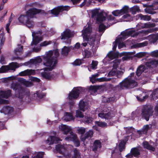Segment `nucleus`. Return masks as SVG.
<instances>
[{
    "label": "nucleus",
    "instance_id": "1",
    "mask_svg": "<svg viewBox=\"0 0 158 158\" xmlns=\"http://www.w3.org/2000/svg\"><path fill=\"white\" fill-rule=\"evenodd\" d=\"M59 55L58 50L56 49L46 52L45 54L43 56V64L47 67L43 69L44 71L41 73L43 77L47 79L51 78L50 74L47 71H51L55 68L57 63V58Z\"/></svg>",
    "mask_w": 158,
    "mask_h": 158
},
{
    "label": "nucleus",
    "instance_id": "2",
    "mask_svg": "<svg viewBox=\"0 0 158 158\" xmlns=\"http://www.w3.org/2000/svg\"><path fill=\"white\" fill-rule=\"evenodd\" d=\"M91 12L92 18L96 17V20L98 23H103L101 24L99 27L98 31L100 33L103 32L105 30L106 26L105 25L107 24L108 23L111 24L110 22L111 20H113L114 19L111 15H110L107 20L106 18V15L104 12H100L99 9H95L92 10Z\"/></svg>",
    "mask_w": 158,
    "mask_h": 158
},
{
    "label": "nucleus",
    "instance_id": "3",
    "mask_svg": "<svg viewBox=\"0 0 158 158\" xmlns=\"http://www.w3.org/2000/svg\"><path fill=\"white\" fill-rule=\"evenodd\" d=\"M82 32L84 40L88 42L91 48L90 50L93 53H94L98 48V45L95 44V43L96 33L92 31V28L89 24L85 27Z\"/></svg>",
    "mask_w": 158,
    "mask_h": 158
},
{
    "label": "nucleus",
    "instance_id": "4",
    "mask_svg": "<svg viewBox=\"0 0 158 158\" xmlns=\"http://www.w3.org/2000/svg\"><path fill=\"white\" fill-rule=\"evenodd\" d=\"M40 12V10L35 8H31L27 12L26 15H21L18 18V20L20 23L28 27H32L34 26V23L31 19L34 18V15Z\"/></svg>",
    "mask_w": 158,
    "mask_h": 158
},
{
    "label": "nucleus",
    "instance_id": "5",
    "mask_svg": "<svg viewBox=\"0 0 158 158\" xmlns=\"http://www.w3.org/2000/svg\"><path fill=\"white\" fill-rule=\"evenodd\" d=\"M11 88L15 91V96L20 99H23L26 95H30L29 92L18 82L12 83L11 85Z\"/></svg>",
    "mask_w": 158,
    "mask_h": 158
},
{
    "label": "nucleus",
    "instance_id": "6",
    "mask_svg": "<svg viewBox=\"0 0 158 158\" xmlns=\"http://www.w3.org/2000/svg\"><path fill=\"white\" fill-rule=\"evenodd\" d=\"M59 129L61 130L64 134H67L68 133H69V135L65 138L66 140L73 141L77 138L76 134L71 131V129L69 127L62 124L59 126Z\"/></svg>",
    "mask_w": 158,
    "mask_h": 158
},
{
    "label": "nucleus",
    "instance_id": "7",
    "mask_svg": "<svg viewBox=\"0 0 158 158\" xmlns=\"http://www.w3.org/2000/svg\"><path fill=\"white\" fill-rule=\"evenodd\" d=\"M153 108L149 105H144L142 109L141 115L142 118L147 121L149 120V118L152 116L153 112Z\"/></svg>",
    "mask_w": 158,
    "mask_h": 158
},
{
    "label": "nucleus",
    "instance_id": "8",
    "mask_svg": "<svg viewBox=\"0 0 158 158\" xmlns=\"http://www.w3.org/2000/svg\"><path fill=\"white\" fill-rule=\"evenodd\" d=\"M119 85L120 86V89H119V90L121 89H123L124 88L126 89L133 88L137 85V83L135 80L128 79L127 78H126L122 82H120Z\"/></svg>",
    "mask_w": 158,
    "mask_h": 158
},
{
    "label": "nucleus",
    "instance_id": "9",
    "mask_svg": "<svg viewBox=\"0 0 158 158\" xmlns=\"http://www.w3.org/2000/svg\"><path fill=\"white\" fill-rule=\"evenodd\" d=\"M118 45V38L117 37L115 41L113 43V51L110 52L107 55V56L109 58V61L118 58V52H115L114 51L116 50Z\"/></svg>",
    "mask_w": 158,
    "mask_h": 158
},
{
    "label": "nucleus",
    "instance_id": "10",
    "mask_svg": "<svg viewBox=\"0 0 158 158\" xmlns=\"http://www.w3.org/2000/svg\"><path fill=\"white\" fill-rule=\"evenodd\" d=\"M42 33L41 31H40L37 32H33L32 33V41L31 43V45H36L39 42L41 41L42 40V37L40 36L39 35H41Z\"/></svg>",
    "mask_w": 158,
    "mask_h": 158
},
{
    "label": "nucleus",
    "instance_id": "11",
    "mask_svg": "<svg viewBox=\"0 0 158 158\" xmlns=\"http://www.w3.org/2000/svg\"><path fill=\"white\" fill-rule=\"evenodd\" d=\"M70 7L68 6H60L55 8L51 10V13L57 17L60 12L63 11H67L70 9Z\"/></svg>",
    "mask_w": 158,
    "mask_h": 158
},
{
    "label": "nucleus",
    "instance_id": "12",
    "mask_svg": "<svg viewBox=\"0 0 158 158\" xmlns=\"http://www.w3.org/2000/svg\"><path fill=\"white\" fill-rule=\"evenodd\" d=\"M19 67L16 63L12 62L8 65L2 66L0 68V73H4L10 70L15 71L16 68Z\"/></svg>",
    "mask_w": 158,
    "mask_h": 158
},
{
    "label": "nucleus",
    "instance_id": "13",
    "mask_svg": "<svg viewBox=\"0 0 158 158\" xmlns=\"http://www.w3.org/2000/svg\"><path fill=\"white\" fill-rule=\"evenodd\" d=\"M81 87H79L74 88L69 94L68 98L70 100L77 98L79 96V94L81 92Z\"/></svg>",
    "mask_w": 158,
    "mask_h": 158
},
{
    "label": "nucleus",
    "instance_id": "14",
    "mask_svg": "<svg viewBox=\"0 0 158 158\" xmlns=\"http://www.w3.org/2000/svg\"><path fill=\"white\" fill-rule=\"evenodd\" d=\"M11 91L10 89L5 91H0V104L7 103V100L2 99L1 98H8L11 96Z\"/></svg>",
    "mask_w": 158,
    "mask_h": 158
},
{
    "label": "nucleus",
    "instance_id": "15",
    "mask_svg": "<svg viewBox=\"0 0 158 158\" xmlns=\"http://www.w3.org/2000/svg\"><path fill=\"white\" fill-rule=\"evenodd\" d=\"M56 149L58 152L62 155V156H59V158H67L64 154V152L66 150L65 145L58 144L56 145Z\"/></svg>",
    "mask_w": 158,
    "mask_h": 158
},
{
    "label": "nucleus",
    "instance_id": "16",
    "mask_svg": "<svg viewBox=\"0 0 158 158\" xmlns=\"http://www.w3.org/2000/svg\"><path fill=\"white\" fill-rule=\"evenodd\" d=\"M114 64L113 65V69L112 71L110 72L108 74V76H116L118 77V72L117 71V68L118 65V60L116 59L113 61Z\"/></svg>",
    "mask_w": 158,
    "mask_h": 158
},
{
    "label": "nucleus",
    "instance_id": "17",
    "mask_svg": "<svg viewBox=\"0 0 158 158\" xmlns=\"http://www.w3.org/2000/svg\"><path fill=\"white\" fill-rule=\"evenodd\" d=\"M73 33L69 29H66L61 34V39H67L73 37Z\"/></svg>",
    "mask_w": 158,
    "mask_h": 158
},
{
    "label": "nucleus",
    "instance_id": "18",
    "mask_svg": "<svg viewBox=\"0 0 158 158\" xmlns=\"http://www.w3.org/2000/svg\"><path fill=\"white\" fill-rule=\"evenodd\" d=\"M93 131L92 130H89L85 133V135H82L81 136V140L85 143V141L86 139H88L89 138L90 139L93 136Z\"/></svg>",
    "mask_w": 158,
    "mask_h": 158
},
{
    "label": "nucleus",
    "instance_id": "19",
    "mask_svg": "<svg viewBox=\"0 0 158 158\" xmlns=\"http://www.w3.org/2000/svg\"><path fill=\"white\" fill-rule=\"evenodd\" d=\"M146 65L149 68L156 67L158 65V60H152L146 62Z\"/></svg>",
    "mask_w": 158,
    "mask_h": 158
},
{
    "label": "nucleus",
    "instance_id": "20",
    "mask_svg": "<svg viewBox=\"0 0 158 158\" xmlns=\"http://www.w3.org/2000/svg\"><path fill=\"white\" fill-rule=\"evenodd\" d=\"M60 140V139L59 138H56L55 136H51L46 140V143L49 145H51L53 143H56Z\"/></svg>",
    "mask_w": 158,
    "mask_h": 158
},
{
    "label": "nucleus",
    "instance_id": "21",
    "mask_svg": "<svg viewBox=\"0 0 158 158\" xmlns=\"http://www.w3.org/2000/svg\"><path fill=\"white\" fill-rule=\"evenodd\" d=\"M79 106L80 110L83 112L85 111L89 107L87 102L82 100L80 101L79 104Z\"/></svg>",
    "mask_w": 158,
    "mask_h": 158
},
{
    "label": "nucleus",
    "instance_id": "22",
    "mask_svg": "<svg viewBox=\"0 0 158 158\" xmlns=\"http://www.w3.org/2000/svg\"><path fill=\"white\" fill-rule=\"evenodd\" d=\"M35 74V71L32 69H27L19 73V75L21 76L34 75Z\"/></svg>",
    "mask_w": 158,
    "mask_h": 158
},
{
    "label": "nucleus",
    "instance_id": "23",
    "mask_svg": "<svg viewBox=\"0 0 158 158\" xmlns=\"http://www.w3.org/2000/svg\"><path fill=\"white\" fill-rule=\"evenodd\" d=\"M98 115L99 117L105 119L106 120L110 119L112 117L111 113L110 112L105 113L103 112H102L99 113Z\"/></svg>",
    "mask_w": 158,
    "mask_h": 158
},
{
    "label": "nucleus",
    "instance_id": "24",
    "mask_svg": "<svg viewBox=\"0 0 158 158\" xmlns=\"http://www.w3.org/2000/svg\"><path fill=\"white\" fill-rule=\"evenodd\" d=\"M13 111V108L11 106H5L0 110L1 113H3L5 114H10Z\"/></svg>",
    "mask_w": 158,
    "mask_h": 158
},
{
    "label": "nucleus",
    "instance_id": "25",
    "mask_svg": "<svg viewBox=\"0 0 158 158\" xmlns=\"http://www.w3.org/2000/svg\"><path fill=\"white\" fill-rule=\"evenodd\" d=\"M131 54L130 52H123L121 53H119V57L124 56L122 58L123 61L127 60L130 59L131 58L130 56Z\"/></svg>",
    "mask_w": 158,
    "mask_h": 158
},
{
    "label": "nucleus",
    "instance_id": "26",
    "mask_svg": "<svg viewBox=\"0 0 158 158\" xmlns=\"http://www.w3.org/2000/svg\"><path fill=\"white\" fill-rule=\"evenodd\" d=\"M139 25V24H138ZM141 28H148L154 27L155 26V24L154 23H152L150 22L145 23H140L139 24Z\"/></svg>",
    "mask_w": 158,
    "mask_h": 158
},
{
    "label": "nucleus",
    "instance_id": "27",
    "mask_svg": "<svg viewBox=\"0 0 158 158\" xmlns=\"http://www.w3.org/2000/svg\"><path fill=\"white\" fill-rule=\"evenodd\" d=\"M101 87L99 86H91L89 88V91L91 94L94 95L97 90Z\"/></svg>",
    "mask_w": 158,
    "mask_h": 158
},
{
    "label": "nucleus",
    "instance_id": "28",
    "mask_svg": "<svg viewBox=\"0 0 158 158\" xmlns=\"http://www.w3.org/2000/svg\"><path fill=\"white\" fill-rule=\"evenodd\" d=\"M101 143L99 140H95L94 143L92 150L93 151L96 152L98 149L101 147Z\"/></svg>",
    "mask_w": 158,
    "mask_h": 158
},
{
    "label": "nucleus",
    "instance_id": "29",
    "mask_svg": "<svg viewBox=\"0 0 158 158\" xmlns=\"http://www.w3.org/2000/svg\"><path fill=\"white\" fill-rule=\"evenodd\" d=\"M143 145L144 148L147 149L152 151L153 152H154L155 151V148L150 144L147 141H144L143 143Z\"/></svg>",
    "mask_w": 158,
    "mask_h": 158
},
{
    "label": "nucleus",
    "instance_id": "30",
    "mask_svg": "<svg viewBox=\"0 0 158 158\" xmlns=\"http://www.w3.org/2000/svg\"><path fill=\"white\" fill-rule=\"evenodd\" d=\"M149 126L148 125L144 126L143 128L140 130H138L137 132L140 135L147 133L149 129Z\"/></svg>",
    "mask_w": 158,
    "mask_h": 158
},
{
    "label": "nucleus",
    "instance_id": "31",
    "mask_svg": "<svg viewBox=\"0 0 158 158\" xmlns=\"http://www.w3.org/2000/svg\"><path fill=\"white\" fill-rule=\"evenodd\" d=\"M23 46L19 44L14 50V53L17 56L20 55L23 52Z\"/></svg>",
    "mask_w": 158,
    "mask_h": 158
},
{
    "label": "nucleus",
    "instance_id": "32",
    "mask_svg": "<svg viewBox=\"0 0 158 158\" xmlns=\"http://www.w3.org/2000/svg\"><path fill=\"white\" fill-rule=\"evenodd\" d=\"M18 81L21 84H23L26 87H29L31 85V83L22 78H19Z\"/></svg>",
    "mask_w": 158,
    "mask_h": 158
},
{
    "label": "nucleus",
    "instance_id": "33",
    "mask_svg": "<svg viewBox=\"0 0 158 158\" xmlns=\"http://www.w3.org/2000/svg\"><path fill=\"white\" fill-rule=\"evenodd\" d=\"M131 152L133 156L135 157H138L140 154L139 150L136 148H134L131 149Z\"/></svg>",
    "mask_w": 158,
    "mask_h": 158
},
{
    "label": "nucleus",
    "instance_id": "34",
    "mask_svg": "<svg viewBox=\"0 0 158 158\" xmlns=\"http://www.w3.org/2000/svg\"><path fill=\"white\" fill-rule=\"evenodd\" d=\"M64 119L66 121H70L74 119V117L73 116L71 113H66L65 115L64 116Z\"/></svg>",
    "mask_w": 158,
    "mask_h": 158
},
{
    "label": "nucleus",
    "instance_id": "35",
    "mask_svg": "<svg viewBox=\"0 0 158 158\" xmlns=\"http://www.w3.org/2000/svg\"><path fill=\"white\" fill-rule=\"evenodd\" d=\"M42 61L41 58L40 56H38L34 59L31 60V62L32 64L36 65H38L39 63H41Z\"/></svg>",
    "mask_w": 158,
    "mask_h": 158
},
{
    "label": "nucleus",
    "instance_id": "36",
    "mask_svg": "<svg viewBox=\"0 0 158 158\" xmlns=\"http://www.w3.org/2000/svg\"><path fill=\"white\" fill-rule=\"evenodd\" d=\"M93 120L94 119L93 118L89 116H86L82 120V121L85 124H89L91 123Z\"/></svg>",
    "mask_w": 158,
    "mask_h": 158
},
{
    "label": "nucleus",
    "instance_id": "37",
    "mask_svg": "<svg viewBox=\"0 0 158 158\" xmlns=\"http://www.w3.org/2000/svg\"><path fill=\"white\" fill-rule=\"evenodd\" d=\"M127 141L126 140H121V142L119 143V151L122 152L125 149Z\"/></svg>",
    "mask_w": 158,
    "mask_h": 158
},
{
    "label": "nucleus",
    "instance_id": "38",
    "mask_svg": "<svg viewBox=\"0 0 158 158\" xmlns=\"http://www.w3.org/2000/svg\"><path fill=\"white\" fill-rule=\"evenodd\" d=\"M144 67V66L141 65L137 68L136 72V75L137 76H139L143 72Z\"/></svg>",
    "mask_w": 158,
    "mask_h": 158
},
{
    "label": "nucleus",
    "instance_id": "39",
    "mask_svg": "<svg viewBox=\"0 0 158 158\" xmlns=\"http://www.w3.org/2000/svg\"><path fill=\"white\" fill-rule=\"evenodd\" d=\"M142 95L141 94H139V96H137V98L138 101L141 102L144 101L149 97L148 95H146L145 96H143L142 97Z\"/></svg>",
    "mask_w": 158,
    "mask_h": 158
},
{
    "label": "nucleus",
    "instance_id": "40",
    "mask_svg": "<svg viewBox=\"0 0 158 158\" xmlns=\"http://www.w3.org/2000/svg\"><path fill=\"white\" fill-rule=\"evenodd\" d=\"M138 18H140L141 20H144L149 21L151 19L150 16L146 15H143L141 14H140L138 15Z\"/></svg>",
    "mask_w": 158,
    "mask_h": 158
},
{
    "label": "nucleus",
    "instance_id": "41",
    "mask_svg": "<svg viewBox=\"0 0 158 158\" xmlns=\"http://www.w3.org/2000/svg\"><path fill=\"white\" fill-rule=\"evenodd\" d=\"M5 41V38L3 31L0 30V47L4 44Z\"/></svg>",
    "mask_w": 158,
    "mask_h": 158
},
{
    "label": "nucleus",
    "instance_id": "42",
    "mask_svg": "<svg viewBox=\"0 0 158 158\" xmlns=\"http://www.w3.org/2000/svg\"><path fill=\"white\" fill-rule=\"evenodd\" d=\"M95 123L96 125L102 127H106L107 126V124L105 122L96 121L95 122Z\"/></svg>",
    "mask_w": 158,
    "mask_h": 158
},
{
    "label": "nucleus",
    "instance_id": "43",
    "mask_svg": "<svg viewBox=\"0 0 158 158\" xmlns=\"http://www.w3.org/2000/svg\"><path fill=\"white\" fill-rule=\"evenodd\" d=\"M131 19V15L129 14H126L124 15L122 17V20L124 21H129Z\"/></svg>",
    "mask_w": 158,
    "mask_h": 158
},
{
    "label": "nucleus",
    "instance_id": "44",
    "mask_svg": "<svg viewBox=\"0 0 158 158\" xmlns=\"http://www.w3.org/2000/svg\"><path fill=\"white\" fill-rule=\"evenodd\" d=\"M92 0H84L83 2L80 5V6L82 7L85 5L89 6L91 4Z\"/></svg>",
    "mask_w": 158,
    "mask_h": 158
},
{
    "label": "nucleus",
    "instance_id": "45",
    "mask_svg": "<svg viewBox=\"0 0 158 158\" xmlns=\"http://www.w3.org/2000/svg\"><path fill=\"white\" fill-rule=\"evenodd\" d=\"M70 51L69 48L64 46L62 50V53L64 55H67Z\"/></svg>",
    "mask_w": 158,
    "mask_h": 158
},
{
    "label": "nucleus",
    "instance_id": "46",
    "mask_svg": "<svg viewBox=\"0 0 158 158\" xmlns=\"http://www.w3.org/2000/svg\"><path fill=\"white\" fill-rule=\"evenodd\" d=\"M129 10V7L128 6H125L121 9L119 10V15L122 13H127Z\"/></svg>",
    "mask_w": 158,
    "mask_h": 158
},
{
    "label": "nucleus",
    "instance_id": "47",
    "mask_svg": "<svg viewBox=\"0 0 158 158\" xmlns=\"http://www.w3.org/2000/svg\"><path fill=\"white\" fill-rule=\"evenodd\" d=\"M81 156L79 151L76 148L74 150V154L72 158H81Z\"/></svg>",
    "mask_w": 158,
    "mask_h": 158
},
{
    "label": "nucleus",
    "instance_id": "48",
    "mask_svg": "<svg viewBox=\"0 0 158 158\" xmlns=\"http://www.w3.org/2000/svg\"><path fill=\"white\" fill-rule=\"evenodd\" d=\"M147 54V53L145 52H141L136 53L135 56L137 58H141L145 56Z\"/></svg>",
    "mask_w": 158,
    "mask_h": 158
},
{
    "label": "nucleus",
    "instance_id": "49",
    "mask_svg": "<svg viewBox=\"0 0 158 158\" xmlns=\"http://www.w3.org/2000/svg\"><path fill=\"white\" fill-rule=\"evenodd\" d=\"M75 116L77 117H79L80 118H82L84 117L83 113L79 110H76Z\"/></svg>",
    "mask_w": 158,
    "mask_h": 158
},
{
    "label": "nucleus",
    "instance_id": "50",
    "mask_svg": "<svg viewBox=\"0 0 158 158\" xmlns=\"http://www.w3.org/2000/svg\"><path fill=\"white\" fill-rule=\"evenodd\" d=\"M85 57L89 58L91 57L92 56V53L90 51L88 50H86L85 51Z\"/></svg>",
    "mask_w": 158,
    "mask_h": 158
},
{
    "label": "nucleus",
    "instance_id": "51",
    "mask_svg": "<svg viewBox=\"0 0 158 158\" xmlns=\"http://www.w3.org/2000/svg\"><path fill=\"white\" fill-rule=\"evenodd\" d=\"M139 9V8L137 6H133L130 8V11L132 14H136Z\"/></svg>",
    "mask_w": 158,
    "mask_h": 158
},
{
    "label": "nucleus",
    "instance_id": "52",
    "mask_svg": "<svg viewBox=\"0 0 158 158\" xmlns=\"http://www.w3.org/2000/svg\"><path fill=\"white\" fill-rule=\"evenodd\" d=\"M111 78H107L106 77H102L100 78H98V81L99 82L106 81H109L111 80Z\"/></svg>",
    "mask_w": 158,
    "mask_h": 158
},
{
    "label": "nucleus",
    "instance_id": "53",
    "mask_svg": "<svg viewBox=\"0 0 158 158\" xmlns=\"http://www.w3.org/2000/svg\"><path fill=\"white\" fill-rule=\"evenodd\" d=\"M44 154V152H39L36 155L34 156L32 158H42Z\"/></svg>",
    "mask_w": 158,
    "mask_h": 158
},
{
    "label": "nucleus",
    "instance_id": "54",
    "mask_svg": "<svg viewBox=\"0 0 158 158\" xmlns=\"http://www.w3.org/2000/svg\"><path fill=\"white\" fill-rule=\"evenodd\" d=\"M52 43L51 41H44L41 43L40 45V47L46 46Z\"/></svg>",
    "mask_w": 158,
    "mask_h": 158
},
{
    "label": "nucleus",
    "instance_id": "55",
    "mask_svg": "<svg viewBox=\"0 0 158 158\" xmlns=\"http://www.w3.org/2000/svg\"><path fill=\"white\" fill-rule=\"evenodd\" d=\"M151 55L152 56L158 57V50H156L151 52Z\"/></svg>",
    "mask_w": 158,
    "mask_h": 158
},
{
    "label": "nucleus",
    "instance_id": "56",
    "mask_svg": "<svg viewBox=\"0 0 158 158\" xmlns=\"http://www.w3.org/2000/svg\"><path fill=\"white\" fill-rule=\"evenodd\" d=\"M90 81L92 83H94L98 81L97 78H96L93 75H92L91 77H89Z\"/></svg>",
    "mask_w": 158,
    "mask_h": 158
},
{
    "label": "nucleus",
    "instance_id": "57",
    "mask_svg": "<svg viewBox=\"0 0 158 158\" xmlns=\"http://www.w3.org/2000/svg\"><path fill=\"white\" fill-rule=\"evenodd\" d=\"M98 62L97 61H93L92 63V67L93 69H95L97 68Z\"/></svg>",
    "mask_w": 158,
    "mask_h": 158
},
{
    "label": "nucleus",
    "instance_id": "58",
    "mask_svg": "<svg viewBox=\"0 0 158 158\" xmlns=\"http://www.w3.org/2000/svg\"><path fill=\"white\" fill-rule=\"evenodd\" d=\"M121 39V37H119V49L126 47V44L123 42H122L120 41Z\"/></svg>",
    "mask_w": 158,
    "mask_h": 158
},
{
    "label": "nucleus",
    "instance_id": "59",
    "mask_svg": "<svg viewBox=\"0 0 158 158\" xmlns=\"http://www.w3.org/2000/svg\"><path fill=\"white\" fill-rule=\"evenodd\" d=\"M78 131L79 133L82 135H84V134L85 132V130L84 128L81 127L78 130Z\"/></svg>",
    "mask_w": 158,
    "mask_h": 158
},
{
    "label": "nucleus",
    "instance_id": "60",
    "mask_svg": "<svg viewBox=\"0 0 158 158\" xmlns=\"http://www.w3.org/2000/svg\"><path fill=\"white\" fill-rule=\"evenodd\" d=\"M73 64L75 65H79L81 64V60L76 59L73 63Z\"/></svg>",
    "mask_w": 158,
    "mask_h": 158
},
{
    "label": "nucleus",
    "instance_id": "61",
    "mask_svg": "<svg viewBox=\"0 0 158 158\" xmlns=\"http://www.w3.org/2000/svg\"><path fill=\"white\" fill-rule=\"evenodd\" d=\"M35 94L36 95H35V96L40 98H42L43 97V95L42 94V92L40 91H36Z\"/></svg>",
    "mask_w": 158,
    "mask_h": 158
},
{
    "label": "nucleus",
    "instance_id": "62",
    "mask_svg": "<svg viewBox=\"0 0 158 158\" xmlns=\"http://www.w3.org/2000/svg\"><path fill=\"white\" fill-rule=\"evenodd\" d=\"M73 142L76 146L78 147L80 145V141L77 139V138L75 140H74Z\"/></svg>",
    "mask_w": 158,
    "mask_h": 158
},
{
    "label": "nucleus",
    "instance_id": "63",
    "mask_svg": "<svg viewBox=\"0 0 158 158\" xmlns=\"http://www.w3.org/2000/svg\"><path fill=\"white\" fill-rule=\"evenodd\" d=\"M109 102H115L117 100L115 96L110 97L109 98Z\"/></svg>",
    "mask_w": 158,
    "mask_h": 158
},
{
    "label": "nucleus",
    "instance_id": "64",
    "mask_svg": "<svg viewBox=\"0 0 158 158\" xmlns=\"http://www.w3.org/2000/svg\"><path fill=\"white\" fill-rule=\"evenodd\" d=\"M158 40V35H154L153 37L152 41L153 43H155Z\"/></svg>",
    "mask_w": 158,
    "mask_h": 158
}]
</instances>
